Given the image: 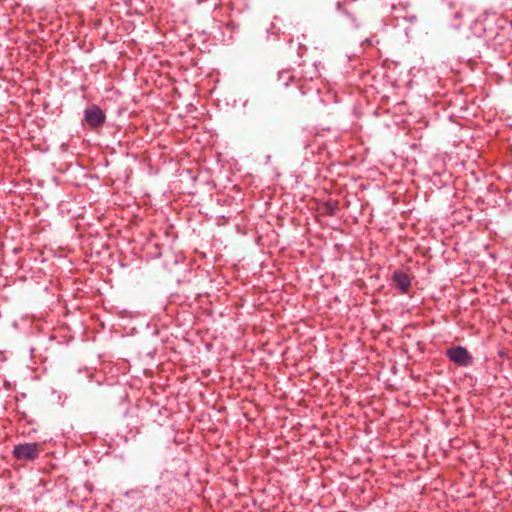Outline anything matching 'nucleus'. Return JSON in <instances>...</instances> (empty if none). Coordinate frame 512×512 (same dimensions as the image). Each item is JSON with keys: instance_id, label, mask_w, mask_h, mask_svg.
<instances>
[{"instance_id": "nucleus-13", "label": "nucleus", "mask_w": 512, "mask_h": 512, "mask_svg": "<svg viewBox=\"0 0 512 512\" xmlns=\"http://www.w3.org/2000/svg\"><path fill=\"white\" fill-rule=\"evenodd\" d=\"M303 147L305 149H308L310 147V144L308 142H303Z\"/></svg>"}, {"instance_id": "nucleus-4", "label": "nucleus", "mask_w": 512, "mask_h": 512, "mask_svg": "<svg viewBox=\"0 0 512 512\" xmlns=\"http://www.w3.org/2000/svg\"><path fill=\"white\" fill-rule=\"evenodd\" d=\"M41 450L42 445L37 442L18 444L13 448L12 456L18 461H35Z\"/></svg>"}, {"instance_id": "nucleus-3", "label": "nucleus", "mask_w": 512, "mask_h": 512, "mask_svg": "<svg viewBox=\"0 0 512 512\" xmlns=\"http://www.w3.org/2000/svg\"><path fill=\"white\" fill-rule=\"evenodd\" d=\"M442 12L445 20L454 29H460L469 23L463 8L455 2L444 0Z\"/></svg>"}, {"instance_id": "nucleus-9", "label": "nucleus", "mask_w": 512, "mask_h": 512, "mask_svg": "<svg viewBox=\"0 0 512 512\" xmlns=\"http://www.w3.org/2000/svg\"><path fill=\"white\" fill-rule=\"evenodd\" d=\"M300 70L297 71V81H309L319 83L320 74L316 66L312 63H303L300 65Z\"/></svg>"}, {"instance_id": "nucleus-10", "label": "nucleus", "mask_w": 512, "mask_h": 512, "mask_svg": "<svg viewBox=\"0 0 512 512\" xmlns=\"http://www.w3.org/2000/svg\"><path fill=\"white\" fill-rule=\"evenodd\" d=\"M297 71L292 69H283L278 72L276 85L278 88H289L291 85L296 84Z\"/></svg>"}, {"instance_id": "nucleus-1", "label": "nucleus", "mask_w": 512, "mask_h": 512, "mask_svg": "<svg viewBox=\"0 0 512 512\" xmlns=\"http://www.w3.org/2000/svg\"><path fill=\"white\" fill-rule=\"evenodd\" d=\"M475 33L485 37L495 50L502 54H512V22L505 18L487 15L474 23Z\"/></svg>"}, {"instance_id": "nucleus-5", "label": "nucleus", "mask_w": 512, "mask_h": 512, "mask_svg": "<svg viewBox=\"0 0 512 512\" xmlns=\"http://www.w3.org/2000/svg\"><path fill=\"white\" fill-rule=\"evenodd\" d=\"M448 359L461 367H468L473 364V357L463 346H452L446 350Z\"/></svg>"}, {"instance_id": "nucleus-7", "label": "nucleus", "mask_w": 512, "mask_h": 512, "mask_svg": "<svg viewBox=\"0 0 512 512\" xmlns=\"http://www.w3.org/2000/svg\"><path fill=\"white\" fill-rule=\"evenodd\" d=\"M336 9L342 24L351 28H358L361 25L360 17L347 5L338 2Z\"/></svg>"}, {"instance_id": "nucleus-6", "label": "nucleus", "mask_w": 512, "mask_h": 512, "mask_svg": "<svg viewBox=\"0 0 512 512\" xmlns=\"http://www.w3.org/2000/svg\"><path fill=\"white\" fill-rule=\"evenodd\" d=\"M84 120L92 129L102 127L106 122V115L97 104H92L84 110Z\"/></svg>"}, {"instance_id": "nucleus-11", "label": "nucleus", "mask_w": 512, "mask_h": 512, "mask_svg": "<svg viewBox=\"0 0 512 512\" xmlns=\"http://www.w3.org/2000/svg\"><path fill=\"white\" fill-rule=\"evenodd\" d=\"M319 83L309 82V81H296L295 87L298 91V94L301 96L318 94L320 91Z\"/></svg>"}, {"instance_id": "nucleus-8", "label": "nucleus", "mask_w": 512, "mask_h": 512, "mask_svg": "<svg viewBox=\"0 0 512 512\" xmlns=\"http://www.w3.org/2000/svg\"><path fill=\"white\" fill-rule=\"evenodd\" d=\"M391 284L401 294H408L412 286V277L402 269H396L391 275Z\"/></svg>"}, {"instance_id": "nucleus-2", "label": "nucleus", "mask_w": 512, "mask_h": 512, "mask_svg": "<svg viewBox=\"0 0 512 512\" xmlns=\"http://www.w3.org/2000/svg\"><path fill=\"white\" fill-rule=\"evenodd\" d=\"M161 408L157 404L143 402L136 405L125 415L127 436L134 438L140 433L142 427L158 423Z\"/></svg>"}, {"instance_id": "nucleus-12", "label": "nucleus", "mask_w": 512, "mask_h": 512, "mask_svg": "<svg viewBox=\"0 0 512 512\" xmlns=\"http://www.w3.org/2000/svg\"><path fill=\"white\" fill-rule=\"evenodd\" d=\"M322 209L327 216H335L339 210V203L336 200H329L322 205Z\"/></svg>"}]
</instances>
